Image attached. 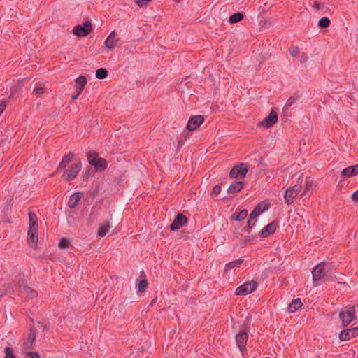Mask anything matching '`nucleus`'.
<instances>
[{"label":"nucleus","instance_id":"nucleus-25","mask_svg":"<svg viewBox=\"0 0 358 358\" xmlns=\"http://www.w3.org/2000/svg\"><path fill=\"white\" fill-rule=\"evenodd\" d=\"M29 224L28 230H38V218L36 215L33 212L29 213Z\"/></svg>","mask_w":358,"mask_h":358},{"label":"nucleus","instance_id":"nucleus-19","mask_svg":"<svg viewBox=\"0 0 358 358\" xmlns=\"http://www.w3.org/2000/svg\"><path fill=\"white\" fill-rule=\"evenodd\" d=\"M19 292H24L31 299L36 298L38 295V292L36 290L24 284L23 279H22V283L19 285Z\"/></svg>","mask_w":358,"mask_h":358},{"label":"nucleus","instance_id":"nucleus-47","mask_svg":"<svg viewBox=\"0 0 358 358\" xmlns=\"http://www.w3.org/2000/svg\"><path fill=\"white\" fill-rule=\"evenodd\" d=\"M6 106V101H1L0 103V115H1L3 111L5 110Z\"/></svg>","mask_w":358,"mask_h":358},{"label":"nucleus","instance_id":"nucleus-32","mask_svg":"<svg viewBox=\"0 0 358 358\" xmlns=\"http://www.w3.org/2000/svg\"><path fill=\"white\" fill-rule=\"evenodd\" d=\"M110 228V226L109 223H106L103 224L98 230V236L99 237H103L106 235V234L108 232L109 229Z\"/></svg>","mask_w":358,"mask_h":358},{"label":"nucleus","instance_id":"nucleus-52","mask_svg":"<svg viewBox=\"0 0 358 358\" xmlns=\"http://www.w3.org/2000/svg\"><path fill=\"white\" fill-rule=\"evenodd\" d=\"M94 217V216L93 213H90V220H91L92 221L93 220Z\"/></svg>","mask_w":358,"mask_h":358},{"label":"nucleus","instance_id":"nucleus-53","mask_svg":"<svg viewBox=\"0 0 358 358\" xmlns=\"http://www.w3.org/2000/svg\"><path fill=\"white\" fill-rule=\"evenodd\" d=\"M266 358H269V357H266Z\"/></svg>","mask_w":358,"mask_h":358},{"label":"nucleus","instance_id":"nucleus-3","mask_svg":"<svg viewBox=\"0 0 358 358\" xmlns=\"http://www.w3.org/2000/svg\"><path fill=\"white\" fill-rule=\"evenodd\" d=\"M339 317L343 326H348L350 322L356 319V306H345L340 311Z\"/></svg>","mask_w":358,"mask_h":358},{"label":"nucleus","instance_id":"nucleus-14","mask_svg":"<svg viewBox=\"0 0 358 358\" xmlns=\"http://www.w3.org/2000/svg\"><path fill=\"white\" fill-rule=\"evenodd\" d=\"M204 122L203 115L192 116L187 124V129L189 131H194L201 126Z\"/></svg>","mask_w":358,"mask_h":358},{"label":"nucleus","instance_id":"nucleus-13","mask_svg":"<svg viewBox=\"0 0 358 358\" xmlns=\"http://www.w3.org/2000/svg\"><path fill=\"white\" fill-rule=\"evenodd\" d=\"M37 336L36 331L34 328H31L28 334L27 339L24 341L22 345V349L24 351L31 350L35 343Z\"/></svg>","mask_w":358,"mask_h":358},{"label":"nucleus","instance_id":"nucleus-44","mask_svg":"<svg viewBox=\"0 0 358 358\" xmlns=\"http://www.w3.org/2000/svg\"><path fill=\"white\" fill-rule=\"evenodd\" d=\"M26 354L30 358H40V355L37 352L27 351Z\"/></svg>","mask_w":358,"mask_h":358},{"label":"nucleus","instance_id":"nucleus-15","mask_svg":"<svg viewBox=\"0 0 358 358\" xmlns=\"http://www.w3.org/2000/svg\"><path fill=\"white\" fill-rule=\"evenodd\" d=\"M357 336H358V327L345 329L339 334V338L342 341H346Z\"/></svg>","mask_w":358,"mask_h":358},{"label":"nucleus","instance_id":"nucleus-10","mask_svg":"<svg viewBox=\"0 0 358 358\" xmlns=\"http://www.w3.org/2000/svg\"><path fill=\"white\" fill-rule=\"evenodd\" d=\"M315 187L316 182L314 180L310 178L306 179L301 196L303 198V199L309 198L313 193Z\"/></svg>","mask_w":358,"mask_h":358},{"label":"nucleus","instance_id":"nucleus-29","mask_svg":"<svg viewBox=\"0 0 358 358\" xmlns=\"http://www.w3.org/2000/svg\"><path fill=\"white\" fill-rule=\"evenodd\" d=\"M86 83H87V80H86L85 77L80 76L76 78V91H78V94H80L81 92L83 90Z\"/></svg>","mask_w":358,"mask_h":358},{"label":"nucleus","instance_id":"nucleus-26","mask_svg":"<svg viewBox=\"0 0 358 358\" xmlns=\"http://www.w3.org/2000/svg\"><path fill=\"white\" fill-rule=\"evenodd\" d=\"M244 187V183L242 181H234L229 187L227 192L229 194H235L240 192Z\"/></svg>","mask_w":358,"mask_h":358},{"label":"nucleus","instance_id":"nucleus-48","mask_svg":"<svg viewBox=\"0 0 358 358\" xmlns=\"http://www.w3.org/2000/svg\"><path fill=\"white\" fill-rule=\"evenodd\" d=\"M352 199L355 201H358V189L352 194Z\"/></svg>","mask_w":358,"mask_h":358},{"label":"nucleus","instance_id":"nucleus-2","mask_svg":"<svg viewBox=\"0 0 358 358\" xmlns=\"http://www.w3.org/2000/svg\"><path fill=\"white\" fill-rule=\"evenodd\" d=\"M86 157L88 163L91 166H94L96 171H102L107 168L108 163L106 160L103 158L99 157L97 152L94 151H89L86 154Z\"/></svg>","mask_w":358,"mask_h":358},{"label":"nucleus","instance_id":"nucleus-7","mask_svg":"<svg viewBox=\"0 0 358 358\" xmlns=\"http://www.w3.org/2000/svg\"><path fill=\"white\" fill-rule=\"evenodd\" d=\"M257 287L255 281L247 282L236 289L235 294L238 296H245L254 292Z\"/></svg>","mask_w":358,"mask_h":358},{"label":"nucleus","instance_id":"nucleus-28","mask_svg":"<svg viewBox=\"0 0 358 358\" xmlns=\"http://www.w3.org/2000/svg\"><path fill=\"white\" fill-rule=\"evenodd\" d=\"M302 304L299 298L293 299L287 308L289 313L296 312L301 307Z\"/></svg>","mask_w":358,"mask_h":358},{"label":"nucleus","instance_id":"nucleus-17","mask_svg":"<svg viewBox=\"0 0 358 358\" xmlns=\"http://www.w3.org/2000/svg\"><path fill=\"white\" fill-rule=\"evenodd\" d=\"M270 207V205L266 201L259 203L252 211L250 213L252 217H258L262 213L267 210Z\"/></svg>","mask_w":358,"mask_h":358},{"label":"nucleus","instance_id":"nucleus-20","mask_svg":"<svg viewBox=\"0 0 358 358\" xmlns=\"http://www.w3.org/2000/svg\"><path fill=\"white\" fill-rule=\"evenodd\" d=\"M277 224L273 222L264 227L263 229L259 231V236L261 237H267L269 235L273 234L276 231Z\"/></svg>","mask_w":358,"mask_h":358},{"label":"nucleus","instance_id":"nucleus-21","mask_svg":"<svg viewBox=\"0 0 358 358\" xmlns=\"http://www.w3.org/2000/svg\"><path fill=\"white\" fill-rule=\"evenodd\" d=\"M38 231H27V243L31 248H35L37 246L38 243Z\"/></svg>","mask_w":358,"mask_h":358},{"label":"nucleus","instance_id":"nucleus-37","mask_svg":"<svg viewBox=\"0 0 358 358\" xmlns=\"http://www.w3.org/2000/svg\"><path fill=\"white\" fill-rule=\"evenodd\" d=\"M242 264V260H236L234 262H231L226 264V268L231 269L236 267H239L240 265Z\"/></svg>","mask_w":358,"mask_h":358},{"label":"nucleus","instance_id":"nucleus-8","mask_svg":"<svg viewBox=\"0 0 358 358\" xmlns=\"http://www.w3.org/2000/svg\"><path fill=\"white\" fill-rule=\"evenodd\" d=\"M92 31V24L90 21H85L83 24H78L73 27V33L80 37L87 36Z\"/></svg>","mask_w":358,"mask_h":358},{"label":"nucleus","instance_id":"nucleus-46","mask_svg":"<svg viewBox=\"0 0 358 358\" xmlns=\"http://www.w3.org/2000/svg\"><path fill=\"white\" fill-rule=\"evenodd\" d=\"M185 140L182 138H180L178 145H177V150H179L184 145Z\"/></svg>","mask_w":358,"mask_h":358},{"label":"nucleus","instance_id":"nucleus-45","mask_svg":"<svg viewBox=\"0 0 358 358\" xmlns=\"http://www.w3.org/2000/svg\"><path fill=\"white\" fill-rule=\"evenodd\" d=\"M221 192V187L219 185H215L213 187L212 189V194L215 195H218Z\"/></svg>","mask_w":358,"mask_h":358},{"label":"nucleus","instance_id":"nucleus-40","mask_svg":"<svg viewBox=\"0 0 358 358\" xmlns=\"http://www.w3.org/2000/svg\"><path fill=\"white\" fill-rule=\"evenodd\" d=\"M69 245V241L65 238H62L58 243V245L60 248H66Z\"/></svg>","mask_w":358,"mask_h":358},{"label":"nucleus","instance_id":"nucleus-12","mask_svg":"<svg viewBox=\"0 0 358 358\" xmlns=\"http://www.w3.org/2000/svg\"><path fill=\"white\" fill-rule=\"evenodd\" d=\"M187 223V217L182 213H179L176 216L173 222L171 224L170 229L171 231H177L180 227L185 226Z\"/></svg>","mask_w":358,"mask_h":358},{"label":"nucleus","instance_id":"nucleus-16","mask_svg":"<svg viewBox=\"0 0 358 358\" xmlns=\"http://www.w3.org/2000/svg\"><path fill=\"white\" fill-rule=\"evenodd\" d=\"M235 338L238 348L241 352L243 351L245 349V345L248 338V334L245 331H242L236 334Z\"/></svg>","mask_w":358,"mask_h":358},{"label":"nucleus","instance_id":"nucleus-41","mask_svg":"<svg viewBox=\"0 0 358 358\" xmlns=\"http://www.w3.org/2000/svg\"><path fill=\"white\" fill-rule=\"evenodd\" d=\"M152 0H135L136 3L141 8L147 6Z\"/></svg>","mask_w":358,"mask_h":358},{"label":"nucleus","instance_id":"nucleus-4","mask_svg":"<svg viewBox=\"0 0 358 358\" xmlns=\"http://www.w3.org/2000/svg\"><path fill=\"white\" fill-rule=\"evenodd\" d=\"M301 183L302 182L300 181L286 189L284 193V199L286 204L289 206L294 202V199L300 193L303 187Z\"/></svg>","mask_w":358,"mask_h":358},{"label":"nucleus","instance_id":"nucleus-5","mask_svg":"<svg viewBox=\"0 0 358 358\" xmlns=\"http://www.w3.org/2000/svg\"><path fill=\"white\" fill-rule=\"evenodd\" d=\"M81 169L82 163L80 161L76 163H73L64 172L63 178H64L68 181H71L76 178Z\"/></svg>","mask_w":358,"mask_h":358},{"label":"nucleus","instance_id":"nucleus-24","mask_svg":"<svg viewBox=\"0 0 358 358\" xmlns=\"http://www.w3.org/2000/svg\"><path fill=\"white\" fill-rule=\"evenodd\" d=\"M73 157L74 155L72 152H69L68 154L65 155L57 166V172L65 169L69 162L73 159Z\"/></svg>","mask_w":358,"mask_h":358},{"label":"nucleus","instance_id":"nucleus-22","mask_svg":"<svg viewBox=\"0 0 358 358\" xmlns=\"http://www.w3.org/2000/svg\"><path fill=\"white\" fill-rule=\"evenodd\" d=\"M115 35H116L115 31H113L112 32H110L109 36L106 38L104 43H105V45L108 48L113 49L115 47L118 45L119 40L115 38Z\"/></svg>","mask_w":358,"mask_h":358},{"label":"nucleus","instance_id":"nucleus-42","mask_svg":"<svg viewBox=\"0 0 358 358\" xmlns=\"http://www.w3.org/2000/svg\"><path fill=\"white\" fill-rule=\"evenodd\" d=\"M33 92L39 96L45 92V88L43 87H36L34 89Z\"/></svg>","mask_w":358,"mask_h":358},{"label":"nucleus","instance_id":"nucleus-36","mask_svg":"<svg viewBox=\"0 0 358 358\" xmlns=\"http://www.w3.org/2000/svg\"><path fill=\"white\" fill-rule=\"evenodd\" d=\"M148 286V282L146 280L143 279L138 281L137 289L139 292H145Z\"/></svg>","mask_w":358,"mask_h":358},{"label":"nucleus","instance_id":"nucleus-9","mask_svg":"<svg viewBox=\"0 0 358 358\" xmlns=\"http://www.w3.org/2000/svg\"><path fill=\"white\" fill-rule=\"evenodd\" d=\"M22 276L19 275L18 285H13L10 283H4L1 284L0 285V298H1L3 295H10L15 293V289L19 291V285L20 283V280H22Z\"/></svg>","mask_w":358,"mask_h":358},{"label":"nucleus","instance_id":"nucleus-50","mask_svg":"<svg viewBox=\"0 0 358 358\" xmlns=\"http://www.w3.org/2000/svg\"><path fill=\"white\" fill-rule=\"evenodd\" d=\"M79 94H78V91H77V93H76V94H72V96H71V99H73V100H74V99H76L78 97Z\"/></svg>","mask_w":358,"mask_h":358},{"label":"nucleus","instance_id":"nucleus-33","mask_svg":"<svg viewBox=\"0 0 358 358\" xmlns=\"http://www.w3.org/2000/svg\"><path fill=\"white\" fill-rule=\"evenodd\" d=\"M108 74V71L104 68H99L96 71V77L99 79L106 78Z\"/></svg>","mask_w":358,"mask_h":358},{"label":"nucleus","instance_id":"nucleus-31","mask_svg":"<svg viewBox=\"0 0 358 358\" xmlns=\"http://www.w3.org/2000/svg\"><path fill=\"white\" fill-rule=\"evenodd\" d=\"M244 17L242 12H237L232 14L229 19V22L231 24L237 23L240 22Z\"/></svg>","mask_w":358,"mask_h":358},{"label":"nucleus","instance_id":"nucleus-23","mask_svg":"<svg viewBox=\"0 0 358 358\" xmlns=\"http://www.w3.org/2000/svg\"><path fill=\"white\" fill-rule=\"evenodd\" d=\"M357 174H358V164L353 165V166L346 167V168L343 169L341 171V175L343 177H347V178L355 176Z\"/></svg>","mask_w":358,"mask_h":358},{"label":"nucleus","instance_id":"nucleus-34","mask_svg":"<svg viewBox=\"0 0 358 358\" xmlns=\"http://www.w3.org/2000/svg\"><path fill=\"white\" fill-rule=\"evenodd\" d=\"M330 24V20L327 17H322L318 22V27L320 28H327Z\"/></svg>","mask_w":358,"mask_h":358},{"label":"nucleus","instance_id":"nucleus-43","mask_svg":"<svg viewBox=\"0 0 358 358\" xmlns=\"http://www.w3.org/2000/svg\"><path fill=\"white\" fill-rule=\"evenodd\" d=\"M324 3H321V2H319V1H315L312 5V6L315 9V10H320V9H322L324 8Z\"/></svg>","mask_w":358,"mask_h":358},{"label":"nucleus","instance_id":"nucleus-18","mask_svg":"<svg viewBox=\"0 0 358 358\" xmlns=\"http://www.w3.org/2000/svg\"><path fill=\"white\" fill-rule=\"evenodd\" d=\"M289 53L293 57L298 59L301 63H305L308 61V57L307 54L300 51L297 46L289 49Z\"/></svg>","mask_w":358,"mask_h":358},{"label":"nucleus","instance_id":"nucleus-38","mask_svg":"<svg viewBox=\"0 0 358 358\" xmlns=\"http://www.w3.org/2000/svg\"><path fill=\"white\" fill-rule=\"evenodd\" d=\"M257 221V217H252V215L250 214L249 219L247 222L248 227L250 229L253 228Z\"/></svg>","mask_w":358,"mask_h":358},{"label":"nucleus","instance_id":"nucleus-51","mask_svg":"<svg viewBox=\"0 0 358 358\" xmlns=\"http://www.w3.org/2000/svg\"><path fill=\"white\" fill-rule=\"evenodd\" d=\"M293 103V101L292 99H288L287 101V104L291 106Z\"/></svg>","mask_w":358,"mask_h":358},{"label":"nucleus","instance_id":"nucleus-39","mask_svg":"<svg viewBox=\"0 0 358 358\" xmlns=\"http://www.w3.org/2000/svg\"><path fill=\"white\" fill-rule=\"evenodd\" d=\"M6 356L4 358H15V355L13 349L10 347H6L5 348Z\"/></svg>","mask_w":358,"mask_h":358},{"label":"nucleus","instance_id":"nucleus-6","mask_svg":"<svg viewBox=\"0 0 358 358\" xmlns=\"http://www.w3.org/2000/svg\"><path fill=\"white\" fill-rule=\"evenodd\" d=\"M248 166L244 163H241L234 166L229 172V176L231 178L243 179L248 173Z\"/></svg>","mask_w":358,"mask_h":358},{"label":"nucleus","instance_id":"nucleus-1","mask_svg":"<svg viewBox=\"0 0 358 358\" xmlns=\"http://www.w3.org/2000/svg\"><path fill=\"white\" fill-rule=\"evenodd\" d=\"M331 264L322 262L315 266L312 271L313 284L318 286L326 280V274L330 271Z\"/></svg>","mask_w":358,"mask_h":358},{"label":"nucleus","instance_id":"nucleus-49","mask_svg":"<svg viewBox=\"0 0 358 358\" xmlns=\"http://www.w3.org/2000/svg\"><path fill=\"white\" fill-rule=\"evenodd\" d=\"M38 324L41 325V327L43 328V331H45V330L46 329V324L41 322H38Z\"/></svg>","mask_w":358,"mask_h":358},{"label":"nucleus","instance_id":"nucleus-30","mask_svg":"<svg viewBox=\"0 0 358 358\" xmlns=\"http://www.w3.org/2000/svg\"><path fill=\"white\" fill-rule=\"evenodd\" d=\"M22 89V83L18 82L17 83L13 85L10 90V98H13L15 96L16 94L20 92Z\"/></svg>","mask_w":358,"mask_h":358},{"label":"nucleus","instance_id":"nucleus-11","mask_svg":"<svg viewBox=\"0 0 358 358\" xmlns=\"http://www.w3.org/2000/svg\"><path fill=\"white\" fill-rule=\"evenodd\" d=\"M278 114L275 110H271L268 116L259 122V125L262 127L269 128L278 121Z\"/></svg>","mask_w":358,"mask_h":358},{"label":"nucleus","instance_id":"nucleus-27","mask_svg":"<svg viewBox=\"0 0 358 358\" xmlns=\"http://www.w3.org/2000/svg\"><path fill=\"white\" fill-rule=\"evenodd\" d=\"M80 192H75L70 196V198L68 201V206L71 208H75L78 201L80 200Z\"/></svg>","mask_w":358,"mask_h":358},{"label":"nucleus","instance_id":"nucleus-35","mask_svg":"<svg viewBox=\"0 0 358 358\" xmlns=\"http://www.w3.org/2000/svg\"><path fill=\"white\" fill-rule=\"evenodd\" d=\"M248 215V210L243 209L238 213L237 215H235L234 220L236 221H242L246 218Z\"/></svg>","mask_w":358,"mask_h":358}]
</instances>
